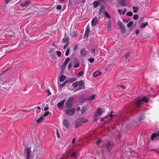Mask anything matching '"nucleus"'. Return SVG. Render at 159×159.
<instances>
[{"label": "nucleus", "instance_id": "1", "mask_svg": "<svg viewBox=\"0 0 159 159\" xmlns=\"http://www.w3.org/2000/svg\"><path fill=\"white\" fill-rule=\"evenodd\" d=\"M143 102L146 103L148 102V101L146 97H143L142 99H137L136 102L134 103L133 106L131 107L130 110L133 113L139 112L141 107V105L143 103Z\"/></svg>", "mask_w": 159, "mask_h": 159}, {"label": "nucleus", "instance_id": "2", "mask_svg": "<svg viewBox=\"0 0 159 159\" xmlns=\"http://www.w3.org/2000/svg\"><path fill=\"white\" fill-rule=\"evenodd\" d=\"M74 99V97L71 96L67 100L66 103V107L67 108H69L72 107L73 104L72 103Z\"/></svg>", "mask_w": 159, "mask_h": 159}, {"label": "nucleus", "instance_id": "3", "mask_svg": "<svg viewBox=\"0 0 159 159\" xmlns=\"http://www.w3.org/2000/svg\"><path fill=\"white\" fill-rule=\"evenodd\" d=\"M81 119L79 118L77 119L75 123V127L76 128H78L79 126H81L83 123H84L87 122L88 121V120H86L84 121H81Z\"/></svg>", "mask_w": 159, "mask_h": 159}, {"label": "nucleus", "instance_id": "4", "mask_svg": "<svg viewBox=\"0 0 159 159\" xmlns=\"http://www.w3.org/2000/svg\"><path fill=\"white\" fill-rule=\"evenodd\" d=\"M75 111V108L67 109L65 110V113L67 115H72L74 114Z\"/></svg>", "mask_w": 159, "mask_h": 159}, {"label": "nucleus", "instance_id": "5", "mask_svg": "<svg viewBox=\"0 0 159 159\" xmlns=\"http://www.w3.org/2000/svg\"><path fill=\"white\" fill-rule=\"evenodd\" d=\"M78 85L79 86L78 88L79 90L84 89L85 88L84 83L83 80L79 81L78 83Z\"/></svg>", "mask_w": 159, "mask_h": 159}, {"label": "nucleus", "instance_id": "6", "mask_svg": "<svg viewBox=\"0 0 159 159\" xmlns=\"http://www.w3.org/2000/svg\"><path fill=\"white\" fill-rule=\"evenodd\" d=\"M65 102V99H64L63 100L61 101L60 102L58 103L57 104V107L59 108H62L64 106V105Z\"/></svg>", "mask_w": 159, "mask_h": 159}, {"label": "nucleus", "instance_id": "7", "mask_svg": "<svg viewBox=\"0 0 159 159\" xmlns=\"http://www.w3.org/2000/svg\"><path fill=\"white\" fill-rule=\"evenodd\" d=\"M69 38L67 37L66 33H65V34L64 37L62 39V42L63 43H68V44H69Z\"/></svg>", "mask_w": 159, "mask_h": 159}, {"label": "nucleus", "instance_id": "8", "mask_svg": "<svg viewBox=\"0 0 159 159\" xmlns=\"http://www.w3.org/2000/svg\"><path fill=\"white\" fill-rule=\"evenodd\" d=\"M111 145V142L109 141L107 142L105 144V146L107 150L108 151V153L110 152V147Z\"/></svg>", "mask_w": 159, "mask_h": 159}, {"label": "nucleus", "instance_id": "9", "mask_svg": "<svg viewBox=\"0 0 159 159\" xmlns=\"http://www.w3.org/2000/svg\"><path fill=\"white\" fill-rule=\"evenodd\" d=\"M26 150V151L27 158L30 159V154L31 152V148L29 147H27Z\"/></svg>", "mask_w": 159, "mask_h": 159}, {"label": "nucleus", "instance_id": "10", "mask_svg": "<svg viewBox=\"0 0 159 159\" xmlns=\"http://www.w3.org/2000/svg\"><path fill=\"white\" fill-rule=\"evenodd\" d=\"M78 152L77 150L73 151L71 153V156L74 158L76 159L78 157Z\"/></svg>", "mask_w": 159, "mask_h": 159}, {"label": "nucleus", "instance_id": "11", "mask_svg": "<svg viewBox=\"0 0 159 159\" xmlns=\"http://www.w3.org/2000/svg\"><path fill=\"white\" fill-rule=\"evenodd\" d=\"M80 52L81 56L84 57L86 55L88 51L85 48H83L80 50Z\"/></svg>", "mask_w": 159, "mask_h": 159}, {"label": "nucleus", "instance_id": "12", "mask_svg": "<svg viewBox=\"0 0 159 159\" xmlns=\"http://www.w3.org/2000/svg\"><path fill=\"white\" fill-rule=\"evenodd\" d=\"M90 28L88 25L86 27L85 34L84 35V37L86 38H88L90 32Z\"/></svg>", "mask_w": 159, "mask_h": 159}, {"label": "nucleus", "instance_id": "13", "mask_svg": "<svg viewBox=\"0 0 159 159\" xmlns=\"http://www.w3.org/2000/svg\"><path fill=\"white\" fill-rule=\"evenodd\" d=\"M157 134L153 133L151 136V139L152 141H156L157 140Z\"/></svg>", "mask_w": 159, "mask_h": 159}, {"label": "nucleus", "instance_id": "14", "mask_svg": "<svg viewBox=\"0 0 159 159\" xmlns=\"http://www.w3.org/2000/svg\"><path fill=\"white\" fill-rule=\"evenodd\" d=\"M118 3L119 4L122 6H126L125 0H117Z\"/></svg>", "mask_w": 159, "mask_h": 159}, {"label": "nucleus", "instance_id": "15", "mask_svg": "<svg viewBox=\"0 0 159 159\" xmlns=\"http://www.w3.org/2000/svg\"><path fill=\"white\" fill-rule=\"evenodd\" d=\"M98 20L97 17H94L91 21L92 25L93 26H95L98 23Z\"/></svg>", "mask_w": 159, "mask_h": 159}, {"label": "nucleus", "instance_id": "16", "mask_svg": "<svg viewBox=\"0 0 159 159\" xmlns=\"http://www.w3.org/2000/svg\"><path fill=\"white\" fill-rule=\"evenodd\" d=\"M63 124L66 128H69V124L67 119H64L63 120Z\"/></svg>", "mask_w": 159, "mask_h": 159}, {"label": "nucleus", "instance_id": "17", "mask_svg": "<svg viewBox=\"0 0 159 159\" xmlns=\"http://www.w3.org/2000/svg\"><path fill=\"white\" fill-rule=\"evenodd\" d=\"M121 30V32L123 34H125L126 32V29L124 25L119 27Z\"/></svg>", "mask_w": 159, "mask_h": 159}, {"label": "nucleus", "instance_id": "18", "mask_svg": "<svg viewBox=\"0 0 159 159\" xmlns=\"http://www.w3.org/2000/svg\"><path fill=\"white\" fill-rule=\"evenodd\" d=\"M70 60V58L68 57L66 58L65 61L64 62L63 64L61 66L62 68H65L67 64L69 61Z\"/></svg>", "mask_w": 159, "mask_h": 159}, {"label": "nucleus", "instance_id": "19", "mask_svg": "<svg viewBox=\"0 0 159 159\" xmlns=\"http://www.w3.org/2000/svg\"><path fill=\"white\" fill-rule=\"evenodd\" d=\"M97 112V113L96 115V117H97L100 116L102 113V111L101 108H98Z\"/></svg>", "mask_w": 159, "mask_h": 159}, {"label": "nucleus", "instance_id": "20", "mask_svg": "<svg viewBox=\"0 0 159 159\" xmlns=\"http://www.w3.org/2000/svg\"><path fill=\"white\" fill-rule=\"evenodd\" d=\"M86 100V98H84L82 95H80L79 96V102L80 103H83Z\"/></svg>", "mask_w": 159, "mask_h": 159}, {"label": "nucleus", "instance_id": "21", "mask_svg": "<svg viewBox=\"0 0 159 159\" xmlns=\"http://www.w3.org/2000/svg\"><path fill=\"white\" fill-rule=\"evenodd\" d=\"M101 74V71L98 70H97L94 72L93 74V77H95Z\"/></svg>", "mask_w": 159, "mask_h": 159}, {"label": "nucleus", "instance_id": "22", "mask_svg": "<svg viewBox=\"0 0 159 159\" xmlns=\"http://www.w3.org/2000/svg\"><path fill=\"white\" fill-rule=\"evenodd\" d=\"M66 77L65 76L63 75H62L59 77V81L61 82H63L66 79Z\"/></svg>", "mask_w": 159, "mask_h": 159}, {"label": "nucleus", "instance_id": "23", "mask_svg": "<svg viewBox=\"0 0 159 159\" xmlns=\"http://www.w3.org/2000/svg\"><path fill=\"white\" fill-rule=\"evenodd\" d=\"M107 27H108V31H110L111 29V21L110 20H108L107 22Z\"/></svg>", "mask_w": 159, "mask_h": 159}, {"label": "nucleus", "instance_id": "24", "mask_svg": "<svg viewBox=\"0 0 159 159\" xmlns=\"http://www.w3.org/2000/svg\"><path fill=\"white\" fill-rule=\"evenodd\" d=\"M30 2L29 1H26L25 2L21 3L20 4V6L22 7L28 6V5L29 4Z\"/></svg>", "mask_w": 159, "mask_h": 159}, {"label": "nucleus", "instance_id": "25", "mask_svg": "<svg viewBox=\"0 0 159 159\" xmlns=\"http://www.w3.org/2000/svg\"><path fill=\"white\" fill-rule=\"evenodd\" d=\"M95 95L94 94H93L89 97L88 98L86 99V100L88 101H89L90 100L92 101L95 98Z\"/></svg>", "mask_w": 159, "mask_h": 159}, {"label": "nucleus", "instance_id": "26", "mask_svg": "<svg viewBox=\"0 0 159 159\" xmlns=\"http://www.w3.org/2000/svg\"><path fill=\"white\" fill-rule=\"evenodd\" d=\"M148 25V22H146L145 23H142L140 25L139 27L140 28H144L146 26Z\"/></svg>", "mask_w": 159, "mask_h": 159}, {"label": "nucleus", "instance_id": "27", "mask_svg": "<svg viewBox=\"0 0 159 159\" xmlns=\"http://www.w3.org/2000/svg\"><path fill=\"white\" fill-rule=\"evenodd\" d=\"M99 4L100 3L98 1H94L93 4V7L94 8H96L99 5Z\"/></svg>", "mask_w": 159, "mask_h": 159}, {"label": "nucleus", "instance_id": "28", "mask_svg": "<svg viewBox=\"0 0 159 159\" xmlns=\"http://www.w3.org/2000/svg\"><path fill=\"white\" fill-rule=\"evenodd\" d=\"M44 119V118L43 117V116H41L39 119L36 120V122L37 123L42 122Z\"/></svg>", "mask_w": 159, "mask_h": 159}, {"label": "nucleus", "instance_id": "29", "mask_svg": "<svg viewBox=\"0 0 159 159\" xmlns=\"http://www.w3.org/2000/svg\"><path fill=\"white\" fill-rule=\"evenodd\" d=\"M87 109L84 106L82 107L81 109V113L82 114H84V113L86 112Z\"/></svg>", "mask_w": 159, "mask_h": 159}, {"label": "nucleus", "instance_id": "30", "mask_svg": "<svg viewBox=\"0 0 159 159\" xmlns=\"http://www.w3.org/2000/svg\"><path fill=\"white\" fill-rule=\"evenodd\" d=\"M84 73V71H81L77 73L76 75L80 77L83 75Z\"/></svg>", "mask_w": 159, "mask_h": 159}, {"label": "nucleus", "instance_id": "31", "mask_svg": "<svg viewBox=\"0 0 159 159\" xmlns=\"http://www.w3.org/2000/svg\"><path fill=\"white\" fill-rule=\"evenodd\" d=\"M10 40L11 42L15 43L16 41V39L15 37L12 36L10 39Z\"/></svg>", "mask_w": 159, "mask_h": 159}, {"label": "nucleus", "instance_id": "32", "mask_svg": "<svg viewBox=\"0 0 159 159\" xmlns=\"http://www.w3.org/2000/svg\"><path fill=\"white\" fill-rule=\"evenodd\" d=\"M133 21H129L127 25V26L128 28L130 27L132 25H133Z\"/></svg>", "mask_w": 159, "mask_h": 159}, {"label": "nucleus", "instance_id": "33", "mask_svg": "<svg viewBox=\"0 0 159 159\" xmlns=\"http://www.w3.org/2000/svg\"><path fill=\"white\" fill-rule=\"evenodd\" d=\"M131 53V52L128 51L125 55V57L126 59H127L130 56V54Z\"/></svg>", "mask_w": 159, "mask_h": 159}, {"label": "nucleus", "instance_id": "34", "mask_svg": "<svg viewBox=\"0 0 159 159\" xmlns=\"http://www.w3.org/2000/svg\"><path fill=\"white\" fill-rule=\"evenodd\" d=\"M132 9H133V12L134 13H136L138 9V7H132Z\"/></svg>", "mask_w": 159, "mask_h": 159}, {"label": "nucleus", "instance_id": "35", "mask_svg": "<svg viewBox=\"0 0 159 159\" xmlns=\"http://www.w3.org/2000/svg\"><path fill=\"white\" fill-rule=\"evenodd\" d=\"M56 54L58 57H60L61 56V53L60 51H57L56 52Z\"/></svg>", "mask_w": 159, "mask_h": 159}, {"label": "nucleus", "instance_id": "36", "mask_svg": "<svg viewBox=\"0 0 159 159\" xmlns=\"http://www.w3.org/2000/svg\"><path fill=\"white\" fill-rule=\"evenodd\" d=\"M70 48H68L67 49L66 51V53H65V55L66 56H67L68 55L69 52H70Z\"/></svg>", "mask_w": 159, "mask_h": 159}, {"label": "nucleus", "instance_id": "37", "mask_svg": "<svg viewBox=\"0 0 159 159\" xmlns=\"http://www.w3.org/2000/svg\"><path fill=\"white\" fill-rule=\"evenodd\" d=\"M126 15L127 16H131L133 15V13L132 12L129 11L126 13Z\"/></svg>", "mask_w": 159, "mask_h": 159}, {"label": "nucleus", "instance_id": "38", "mask_svg": "<svg viewBox=\"0 0 159 159\" xmlns=\"http://www.w3.org/2000/svg\"><path fill=\"white\" fill-rule=\"evenodd\" d=\"M78 85V81H76L72 84V86L74 88L76 87Z\"/></svg>", "mask_w": 159, "mask_h": 159}, {"label": "nucleus", "instance_id": "39", "mask_svg": "<svg viewBox=\"0 0 159 159\" xmlns=\"http://www.w3.org/2000/svg\"><path fill=\"white\" fill-rule=\"evenodd\" d=\"M117 24L119 27L123 25L124 24H122L120 20H118L117 22Z\"/></svg>", "mask_w": 159, "mask_h": 159}, {"label": "nucleus", "instance_id": "40", "mask_svg": "<svg viewBox=\"0 0 159 159\" xmlns=\"http://www.w3.org/2000/svg\"><path fill=\"white\" fill-rule=\"evenodd\" d=\"M139 18V16L137 14H134L133 16V18L135 20H137Z\"/></svg>", "mask_w": 159, "mask_h": 159}, {"label": "nucleus", "instance_id": "41", "mask_svg": "<svg viewBox=\"0 0 159 159\" xmlns=\"http://www.w3.org/2000/svg\"><path fill=\"white\" fill-rule=\"evenodd\" d=\"M104 14H105V16H106V17L108 18H111V16H110V15L106 11L104 13Z\"/></svg>", "mask_w": 159, "mask_h": 159}, {"label": "nucleus", "instance_id": "42", "mask_svg": "<svg viewBox=\"0 0 159 159\" xmlns=\"http://www.w3.org/2000/svg\"><path fill=\"white\" fill-rule=\"evenodd\" d=\"M88 60L90 63H93L94 62V59L93 58H89Z\"/></svg>", "mask_w": 159, "mask_h": 159}, {"label": "nucleus", "instance_id": "43", "mask_svg": "<svg viewBox=\"0 0 159 159\" xmlns=\"http://www.w3.org/2000/svg\"><path fill=\"white\" fill-rule=\"evenodd\" d=\"M23 39L24 40V41L22 43V44H24V43L26 42V41L28 40H29V39L26 37H24L23 38Z\"/></svg>", "mask_w": 159, "mask_h": 159}, {"label": "nucleus", "instance_id": "44", "mask_svg": "<svg viewBox=\"0 0 159 159\" xmlns=\"http://www.w3.org/2000/svg\"><path fill=\"white\" fill-rule=\"evenodd\" d=\"M49 114V111H46L43 114V115H42V116H43H43L45 117L47 116Z\"/></svg>", "mask_w": 159, "mask_h": 159}, {"label": "nucleus", "instance_id": "45", "mask_svg": "<svg viewBox=\"0 0 159 159\" xmlns=\"http://www.w3.org/2000/svg\"><path fill=\"white\" fill-rule=\"evenodd\" d=\"M76 80V79L74 78H71L69 80L70 82H72L75 81Z\"/></svg>", "mask_w": 159, "mask_h": 159}, {"label": "nucleus", "instance_id": "46", "mask_svg": "<svg viewBox=\"0 0 159 159\" xmlns=\"http://www.w3.org/2000/svg\"><path fill=\"white\" fill-rule=\"evenodd\" d=\"M65 68H62V67H61V70L60 72V74H62L64 72L65 69Z\"/></svg>", "mask_w": 159, "mask_h": 159}, {"label": "nucleus", "instance_id": "47", "mask_svg": "<svg viewBox=\"0 0 159 159\" xmlns=\"http://www.w3.org/2000/svg\"><path fill=\"white\" fill-rule=\"evenodd\" d=\"M56 134L57 138H60V136L58 130L57 129L56 130Z\"/></svg>", "mask_w": 159, "mask_h": 159}, {"label": "nucleus", "instance_id": "48", "mask_svg": "<svg viewBox=\"0 0 159 159\" xmlns=\"http://www.w3.org/2000/svg\"><path fill=\"white\" fill-rule=\"evenodd\" d=\"M102 141V139H99L97 141L96 143L97 144H100Z\"/></svg>", "mask_w": 159, "mask_h": 159}, {"label": "nucleus", "instance_id": "49", "mask_svg": "<svg viewBox=\"0 0 159 159\" xmlns=\"http://www.w3.org/2000/svg\"><path fill=\"white\" fill-rule=\"evenodd\" d=\"M46 92L48 93L47 94V96H49L51 94V93L50 92V90L49 89H48L46 90Z\"/></svg>", "mask_w": 159, "mask_h": 159}, {"label": "nucleus", "instance_id": "50", "mask_svg": "<svg viewBox=\"0 0 159 159\" xmlns=\"http://www.w3.org/2000/svg\"><path fill=\"white\" fill-rule=\"evenodd\" d=\"M78 35V34L76 32L74 31L72 33V36L74 37H75Z\"/></svg>", "mask_w": 159, "mask_h": 159}, {"label": "nucleus", "instance_id": "51", "mask_svg": "<svg viewBox=\"0 0 159 159\" xmlns=\"http://www.w3.org/2000/svg\"><path fill=\"white\" fill-rule=\"evenodd\" d=\"M105 7L103 6H101L100 9L99 10V11L101 12L102 11L104 10Z\"/></svg>", "mask_w": 159, "mask_h": 159}, {"label": "nucleus", "instance_id": "52", "mask_svg": "<svg viewBox=\"0 0 159 159\" xmlns=\"http://www.w3.org/2000/svg\"><path fill=\"white\" fill-rule=\"evenodd\" d=\"M66 85V84L65 83V82L62 84H61L60 85V86L62 87L63 88V87L65 86Z\"/></svg>", "mask_w": 159, "mask_h": 159}, {"label": "nucleus", "instance_id": "53", "mask_svg": "<svg viewBox=\"0 0 159 159\" xmlns=\"http://www.w3.org/2000/svg\"><path fill=\"white\" fill-rule=\"evenodd\" d=\"M79 66H80L79 63V62H78V63L76 64H75L74 65V67L75 68H77V67H78Z\"/></svg>", "mask_w": 159, "mask_h": 159}, {"label": "nucleus", "instance_id": "54", "mask_svg": "<svg viewBox=\"0 0 159 159\" xmlns=\"http://www.w3.org/2000/svg\"><path fill=\"white\" fill-rule=\"evenodd\" d=\"M56 9L58 10H60L61 9V6L60 5H58L56 7Z\"/></svg>", "mask_w": 159, "mask_h": 159}, {"label": "nucleus", "instance_id": "55", "mask_svg": "<svg viewBox=\"0 0 159 159\" xmlns=\"http://www.w3.org/2000/svg\"><path fill=\"white\" fill-rule=\"evenodd\" d=\"M143 116H141L139 117V121H141L143 119Z\"/></svg>", "mask_w": 159, "mask_h": 159}, {"label": "nucleus", "instance_id": "56", "mask_svg": "<svg viewBox=\"0 0 159 159\" xmlns=\"http://www.w3.org/2000/svg\"><path fill=\"white\" fill-rule=\"evenodd\" d=\"M91 52L92 54L94 53L95 52V50L94 49H92L91 51Z\"/></svg>", "mask_w": 159, "mask_h": 159}, {"label": "nucleus", "instance_id": "57", "mask_svg": "<svg viewBox=\"0 0 159 159\" xmlns=\"http://www.w3.org/2000/svg\"><path fill=\"white\" fill-rule=\"evenodd\" d=\"M68 156H63V157H62L61 159H67Z\"/></svg>", "mask_w": 159, "mask_h": 159}, {"label": "nucleus", "instance_id": "58", "mask_svg": "<svg viewBox=\"0 0 159 159\" xmlns=\"http://www.w3.org/2000/svg\"><path fill=\"white\" fill-rule=\"evenodd\" d=\"M118 11L119 12V14L120 15H121L122 14V13L123 11L122 10L119 9L118 10Z\"/></svg>", "mask_w": 159, "mask_h": 159}, {"label": "nucleus", "instance_id": "59", "mask_svg": "<svg viewBox=\"0 0 159 159\" xmlns=\"http://www.w3.org/2000/svg\"><path fill=\"white\" fill-rule=\"evenodd\" d=\"M77 45H75L73 48V51L75 50L77 48Z\"/></svg>", "mask_w": 159, "mask_h": 159}, {"label": "nucleus", "instance_id": "60", "mask_svg": "<svg viewBox=\"0 0 159 159\" xmlns=\"http://www.w3.org/2000/svg\"><path fill=\"white\" fill-rule=\"evenodd\" d=\"M53 51V48H50V50L48 51V52L49 53H51Z\"/></svg>", "mask_w": 159, "mask_h": 159}, {"label": "nucleus", "instance_id": "61", "mask_svg": "<svg viewBox=\"0 0 159 159\" xmlns=\"http://www.w3.org/2000/svg\"><path fill=\"white\" fill-rule=\"evenodd\" d=\"M68 45L69 44H68V43H66V44L64 46L63 48L64 49H65L68 46Z\"/></svg>", "mask_w": 159, "mask_h": 159}, {"label": "nucleus", "instance_id": "62", "mask_svg": "<svg viewBox=\"0 0 159 159\" xmlns=\"http://www.w3.org/2000/svg\"><path fill=\"white\" fill-rule=\"evenodd\" d=\"M129 18H128L127 20L124 19H123V21L124 22H128L129 21Z\"/></svg>", "mask_w": 159, "mask_h": 159}, {"label": "nucleus", "instance_id": "63", "mask_svg": "<svg viewBox=\"0 0 159 159\" xmlns=\"http://www.w3.org/2000/svg\"><path fill=\"white\" fill-rule=\"evenodd\" d=\"M12 68V67L11 66V67H10L8 68H7V69H6L5 70V71L6 72L7 71V70H8L10 69H11V68Z\"/></svg>", "mask_w": 159, "mask_h": 159}, {"label": "nucleus", "instance_id": "64", "mask_svg": "<svg viewBox=\"0 0 159 159\" xmlns=\"http://www.w3.org/2000/svg\"><path fill=\"white\" fill-rule=\"evenodd\" d=\"M139 33V30H136L135 31V34H138Z\"/></svg>", "mask_w": 159, "mask_h": 159}]
</instances>
